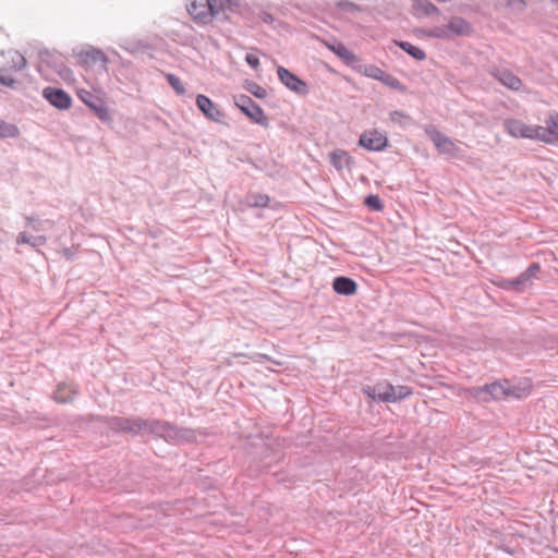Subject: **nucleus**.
<instances>
[{
    "mask_svg": "<svg viewBox=\"0 0 558 558\" xmlns=\"http://www.w3.org/2000/svg\"><path fill=\"white\" fill-rule=\"evenodd\" d=\"M531 384L527 380L520 383L518 386L512 385L508 380L495 381L482 387H472L468 389L471 397L482 402H488L490 399H501L505 397H513L515 399L527 396Z\"/></svg>",
    "mask_w": 558,
    "mask_h": 558,
    "instance_id": "1",
    "label": "nucleus"
},
{
    "mask_svg": "<svg viewBox=\"0 0 558 558\" xmlns=\"http://www.w3.org/2000/svg\"><path fill=\"white\" fill-rule=\"evenodd\" d=\"M142 432H149L157 437L163 438L166 441L172 442L174 445L192 442L196 440V435L193 429L180 428L167 422H142Z\"/></svg>",
    "mask_w": 558,
    "mask_h": 558,
    "instance_id": "2",
    "label": "nucleus"
},
{
    "mask_svg": "<svg viewBox=\"0 0 558 558\" xmlns=\"http://www.w3.org/2000/svg\"><path fill=\"white\" fill-rule=\"evenodd\" d=\"M470 23L460 16H452L446 25L435 26L425 31V35L437 39H449L471 34Z\"/></svg>",
    "mask_w": 558,
    "mask_h": 558,
    "instance_id": "3",
    "label": "nucleus"
},
{
    "mask_svg": "<svg viewBox=\"0 0 558 558\" xmlns=\"http://www.w3.org/2000/svg\"><path fill=\"white\" fill-rule=\"evenodd\" d=\"M505 132L513 138H526L538 141L539 132L544 133L543 126L527 124L515 118L505 119L502 122Z\"/></svg>",
    "mask_w": 558,
    "mask_h": 558,
    "instance_id": "4",
    "label": "nucleus"
},
{
    "mask_svg": "<svg viewBox=\"0 0 558 558\" xmlns=\"http://www.w3.org/2000/svg\"><path fill=\"white\" fill-rule=\"evenodd\" d=\"M235 106L247 116L253 122L262 125H268V119L262 109L251 97L246 95H239L234 97Z\"/></svg>",
    "mask_w": 558,
    "mask_h": 558,
    "instance_id": "5",
    "label": "nucleus"
},
{
    "mask_svg": "<svg viewBox=\"0 0 558 558\" xmlns=\"http://www.w3.org/2000/svg\"><path fill=\"white\" fill-rule=\"evenodd\" d=\"M278 78L282 85L289 90L300 96H306L308 94V85L305 81L301 80L294 73L290 72L282 65L277 66Z\"/></svg>",
    "mask_w": 558,
    "mask_h": 558,
    "instance_id": "6",
    "label": "nucleus"
},
{
    "mask_svg": "<svg viewBox=\"0 0 558 558\" xmlns=\"http://www.w3.org/2000/svg\"><path fill=\"white\" fill-rule=\"evenodd\" d=\"M359 145L369 151H381L388 146V137L378 130L365 131L359 138Z\"/></svg>",
    "mask_w": 558,
    "mask_h": 558,
    "instance_id": "7",
    "label": "nucleus"
},
{
    "mask_svg": "<svg viewBox=\"0 0 558 558\" xmlns=\"http://www.w3.org/2000/svg\"><path fill=\"white\" fill-rule=\"evenodd\" d=\"M426 134L429 136L439 153L454 156L458 153L456 143L445 134L440 133L435 126L427 125L425 128Z\"/></svg>",
    "mask_w": 558,
    "mask_h": 558,
    "instance_id": "8",
    "label": "nucleus"
},
{
    "mask_svg": "<svg viewBox=\"0 0 558 558\" xmlns=\"http://www.w3.org/2000/svg\"><path fill=\"white\" fill-rule=\"evenodd\" d=\"M78 59L87 66H99L102 70H107V64L109 61L101 49L92 46L81 50L78 53Z\"/></svg>",
    "mask_w": 558,
    "mask_h": 558,
    "instance_id": "9",
    "label": "nucleus"
},
{
    "mask_svg": "<svg viewBox=\"0 0 558 558\" xmlns=\"http://www.w3.org/2000/svg\"><path fill=\"white\" fill-rule=\"evenodd\" d=\"M187 11L198 24H208L213 21V11L208 0H193L187 5Z\"/></svg>",
    "mask_w": 558,
    "mask_h": 558,
    "instance_id": "10",
    "label": "nucleus"
},
{
    "mask_svg": "<svg viewBox=\"0 0 558 558\" xmlns=\"http://www.w3.org/2000/svg\"><path fill=\"white\" fill-rule=\"evenodd\" d=\"M43 96L50 105L60 110L69 109L72 105L70 95L61 88L48 86L44 88Z\"/></svg>",
    "mask_w": 558,
    "mask_h": 558,
    "instance_id": "11",
    "label": "nucleus"
},
{
    "mask_svg": "<svg viewBox=\"0 0 558 558\" xmlns=\"http://www.w3.org/2000/svg\"><path fill=\"white\" fill-rule=\"evenodd\" d=\"M196 106L207 119L218 123L222 122L225 118L223 112L207 96L202 94L197 95Z\"/></svg>",
    "mask_w": 558,
    "mask_h": 558,
    "instance_id": "12",
    "label": "nucleus"
},
{
    "mask_svg": "<svg viewBox=\"0 0 558 558\" xmlns=\"http://www.w3.org/2000/svg\"><path fill=\"white\" fill-rule=\"evenodd\" d=\"M500 84L511 90H519L522 87V81L513 72L505 68H493L489 71Z\"/></svg>",
    "mask_w": 558,
    "mask_h": 558,
    "instance_id": "13",
    "label": "nucleus"
},
{
    "mask_svg": "<svg viewBox=\"0 0 558 558\" xmlns=\"http://www.w3.org/2000/svg\"><path fill=\"white\" fill-rule=\"evenodd\" d=\"M81 100L86 104L101 121H108L110 119L109 110L104 105L102 100L94 96L87 90L80 93Z\"/></svg>",
    "mask_w": 558,
    "mask_h": 558,
    "instance_id": "14",
    "label": "nucleus"
},
{
    "mask_svg": "<svg viewBox=\"0 0 558 558\" xmlns=\"http://www.w3.org/2000/svg\"><path fill=\"white\" fill-rule=\"evenodd\" d=\"M385 391L381 395V402H397L400 401L412 393V390L408 386H393L391 384L386 383L383 387Z\"/></svg>",
    "mask_w": 558,
    "mask_h": 558,
    "instance_id": "15",
    "label": "nucleus"
},
{
    "mask_svg": "<svg viewBox=\"0 0 558 558\" xmlns=\"http://www.w3.org/2000/svg\"><path fill=\"white\" fill-rule=\"evenodd\" d=\"M546 126H543L544 133L539 132L538 141L550 144L558 140V113L550 112L545 120Z\"/></svg>",
    "mask_w": 558,
    "mask_h": 558,
    "instance_id": "16",
    "label": "nucleus"
},
{
    "mask_svg": "<svg viewBox=\"0 0 558 558\" xmlns=\"http://www.w3.org/2000/svg\"><path fill=\"white\" fill-rule=\"evenodd\" d=\"M539 270L538 264L530 265L520 276L511 280H505L501 284L505 289H513L519 290L521 287L525 286L532 278L535 277L536 272Z\"/></svg>",
    "mask_w": 558,
    "mask_h": 558,
    "instance_id": "17",
    "label": "nucleus"
},
{
    "mask_svg": "<svg viewBox=\"0 0 558 558\" xmlns=\"http://www.w3.org/2000/svg\"><path fill=\"white\" fill-rule=\"evenodd\" d=\"M329 161L337 171L351 170L354 165L353 158L343 149H336L330 153Z\"/></svg>",
    "mask_w": 558,
    "mask_h": 558,
    "instance_id": "18",
    "label": "nucleus"
},
{
    "mask_svg": "<svg viewBox=\"0 0 558 558\" xmlns=\"http://www.w3.org/2000/svg\"><path fill=\"white\" fill-rule=\"evenodd\" d=\"M333 290L341 295H352L356 292V282L349 277H337L332 282Z\"/></svg>",
    "mask_w": 558,
    "mask_h": 558,
    "instance_id": "19",
    "label": "nucleus"
},
{
    "mask_svg": "<svg viewBox=\"0 0 558 558\" xmlns=\"http://www.w3.org/2000/svg\"><path fill=\"white\" fill-rule=\"evenodd\" d=\"M213 16L218 17L220 13L233 12L239 5V0H208Z\"/></svg>",
    "mask_w": 558,
    "mask_h": 558,
    "instance_id": "20",
    "label": "nucleus"
},
{
    "mask_svg": "<svg viewBox=\"0 0 558 558\" xmlns=\"http://www.w3.org/2000/svg\"><path fill=\"white\" fill-rule=\"evenodd\" d=\"M76 390L74 386L68 384L58 385L54 391V400L59 403H66L74 399Z\"/></svg>",
    "mask_w": 558,
    "mask_h": 558,
    "instance_id": "21",
    "label": "nucleus"
},
{
    "mask_svg": "<svg viewBox=\"0 0 558 558\" xmlns=\"http://www.w3.org/2000/svg\"><path fill=\"white\" fill-rule=\"evenodd\" d=\"M46 242H47V238L45 235L33 236L26 232H20L16 238L17 244H28L32 247L43 246L46 244Z\"/></svg>",
    "mask_w": 558,
    "mask_h": 558,
    "instance_id": "22",
    "label": "nucleus"
},
{
    "mask_svg": "<svg viewBox=\"0 0 558 558\" xmlns=\"http://www.w3.org/2000/svg\"><path fill=\"white\" fill-rule=\"evenodd\" d=\"M330 50L345 62H354L356 56L350 51L342 43H336L329 46Z\"/></svg>",
    "mask_w": 558,
    "mask_h": 558,
    "instance_id": "23",
    "label": "nucleus"
},
{
    "mask_svg": "<svg viewBox=\"0 0 558 558\" xmlns=\"http://www.w3.org/2000/svg\"><path fill=\"white\" fill-rule=\"evenodd\" d=\"M9 62H10V69L13 71H22L25 69L27 62L23 54H21L16 50H9L8 51Z\"/></svg>",
    "mask_w": 558,
    "mask_h": 558,
    "instance_id": "24",
    "label": "nucleus"
},
{
    "mask_svg": "<svg viewBox=\"0 0 558 558\" xmlns=\"http://www.w3.org/2000/svg\"><path fill=\"white\" fill-rule=\"evenodd\" d=\"M25 220H26L27 226L31 227L34 231H40V230H45V229H49V228L53 227L52 220L41 221L35 215L26 216Z\"/></svg>",
    "mask_w": 558,
    "mask_h": 558,
    "instance_id": "25",
    "label": "nucleus"
},
{
    "mask_svg": "<svg viewBox=\"0 0 558 558\" xmlns=\"http://www.w3.org/2000/svg\"><path fill=\"white\" fill-rule=\"evenodd\" d=\"M20 135L19 128L0 119V138H15Z\"/></svg>",
    "mask_w": 558,
    "mask_h": 558,
    "instance_id": "26",
    "label": "nucleus"
},
{
    "mask_svg": "<svg viewBox=\"0 0 558 558\" xmlns=\"http://www.w3.org/2000/svg\"><path fill=\"white\" fill-rule=\"evenodd\" d=\"M389 119L401 128H407L413 123V119L408 113L399 110L391 111Z\"/></svg>",
    "mask_w": 558,
    "mask_h": 558,
    "instance_id": "27",
    "label": "nucleus"
},
{
    "mask_svg": "<svg viewBox=\"0 0 558 558\" xmlns=\"http://www.w3.org/2000/svg\"><path fill=\"white\" fill-rule=\"evenodd\" d=\"M398 45L403 51H405L407 53H409L416 60L421 61L426 58V53L424 50H422L421 48H418L408 41H400Z\"/></svg>",
    "mask_w": 558,
    "mask_h": 558,
    "instance_id": "28",
    "label": "nucleus"
},
{
    "mask_svg": "<svg viewBox=\"0 0 558 558\" xmlns=\"http://www.w3.org/2000/svg\"><path fill=\"white\" fill-rule=\"evenodd\" d=\"M386 383H379L375 386H364L362 391L372 400L381 402L383 388Z\"/></svg>",
    "mask_w": 558,
    "mask_h": 558,
    "instance_id": "29",
    "label": "nucleus"
},
{
    "mask_svg": "<svg viewBox=\"0 0 558 558\" xmlns=\"http://www.w3.org/2000/svg\"><path fill=\"white\" fill-rule=\"evenodd\" d=\"M269 201V196L266 194H250L246 197V204L251 207H266Z\"/></svg>",
    "mask_w": 558,
    "mask_h": 558,
    "instance_id": "30",
    "label": "nucleus"
},
{
    "mask_svg": "<svg viewBox=\"0 0 558 558\" xmlns=\"http://www.w3.org/2000/svg\"><path fill=\"white\" fill-rule=\"evenodd\" d=\"M361 72L363 75L377 81H381L385 75V72L376 65H366Z\"/></svg>",
    "mask_w": 558,
    "mask_h": 558,
    "instance_id": "31",
    "label": "nucleus"
},
{
    "mask_svg": "<svg viewBox=\"0 0 558 558\" xmlns=\"http://www.w3.org/2000/svg\"><path fill=\"white\" fill-rule=\"evenodd\" d=\"M167 81L178 95H183L185 93L184 84L177 75L171 73L167 74Z\"/></svg>",
    "mask_w": 558,
    "mask_h": 558,
    "instance_id": "32",
    "label": "nucleus"
},
{
    "mask_svg": "<svg viewBox=\"0 0 558 558\" xmlns=\"http://www.w3.org/2000/svg\"><path fill=\"white\" fill-rule=\"evenodd\" d=\"M380 82H383L385 85H387L393 89H397L400 92H405V87L402 85V83L397 77H395L390 74L385 73V75Z\"/></svg>",
    "mask_w": 558,
    "mask_h": 558,
    "instance_id": "33",
    "label": "nucleus"
},
{
    "mask_svg": "<svg viewBox=\"0 0 558 558\" xmlns=\"http://www.w3.org/2000/svg\"><path fill=\"white\" fill-rule=\"evenodd\" d=\"M365 204L371 207L374 210H381L383 209V203L380 198L377 195H368L365 198Z\"/></svg>",
    "mask_w": 558,
    "mask_h": 558,
    "instance_id": "34",
    "label": "nucleus"
},
{
    "mask_svg": "<svg viewBox=\"0 0 558 558\" xmlns=\"http://www.w3.org/2000/svg\"><path fill=\"white\" fill-rule=\"evenodd\" d=\"M248 92L257 98H265L267 95L266 89L255 83L250 86Z\"/></svg>",
    "mask_w": 558,
    "mask_h": 558,
    "instance_id": "35",
    "label": "nucleus"
},
{
    "mask_svg": "<svg viewBox=\"0 0 558 558\" xmlns=\"http://www.w3.org/2000/svg\"><path fill=\"white\" fill-rule=\"evenodd\" d=\"M15 78H13L12 76L10 75H4L1 71H0V84L3 85V86H7V87H11V88H14L15 86Z\"/></svg>",
    "mask_w": 558,
    "mask_h": 558,
    "instance_id": "36",
    "label": "nucleus"
},
{
    "mask_svg": "<svg viewBox=\"0 0 558 558\" xmlns=\"http://www.w3.org/2000/svg\"><path fill=\"white\" fill-rule=\"evenodd\" d=\"M245 61L247 62V64L253 68V69H257L259 66V59L256 54L254 53H247L245 56Z\"/></svg>",
    "mask_w": 558,
    "mask_h": 558,
    "instance_id": "37",
    "label": "nucleus"
},
{
    "mask_svg": "<svg viewBox=\"0 0 558 558\" xmlns=\"http://www.w3.org/2000/svg\"><path fill=\"white\" fill-rule=\"evenodd\" d=\"M121 47L124 48L130 53H137L140 51V44L134 43L129 45L128 40H123Z\"/></svg>",
    "mask_w": 558,
    "mask_h": 558,
    "instance_id": "38",
    "label": "nucleus"
},
{
    "mask_svg": "<svg viewBox=\"0 0 558 558\" xmlns=\"http://www.w3.org/2000/svg\"><path fill=\"white\" fill-rule=\"evenodd\" d=\"M424 11L427 15H433V14L439 13L438 8L430 2L426 3Z\"/></svg>",
    "mask_w": 558,
    "mask_h": 558,
    "instance_id": "39",
    "label": "nucleus"
},
{
    "mask_svg": "<svg viewBox=\"0 0 558 558\" xmlns=\"http://www.w3.org/2000/svg\"><path fill=\"white\" fill-rule=\"evenodd\" d=\"M260 19L263 20V22L268 24H271L275 21L274 16L267 12H263Z\"/></svg>",
    "mask_w": 558,
    "mask_h": 558,
    "instance_id": "40",
    "label": "nucleus"
},
{
    "mask_svg": "<svg viewBox=\"0 0 558 558\" xmlns=\"http://www.w3.org/2000/svg\"><path fill=\"white\" fill-rule=\"evenodd\" d=\"M119 427L122 430H133V427L131 426V423L129 421H121Z\"/></svg>",
    "mask_w": 558,
    "mask_h": 558,
    "instance_id": "41",
    "label": "nucleus"
},
{
    "mask_svg": "<svg viewBox=\"0 0 558 558\" xmlns=\"http://www.w3.org/2000/svg\"><path fill=\"white\" fill-rule=\"evenodd\" d=\"M63 254L69 260L73 258V254L69 248L64 250Z\"/></svg>",
    "mask_w": 558,
    "mask_h": 558,
    "instance_id": "42",
    "label": "nucleus"
},
{
    "mask_svg": "<svg viewBox=\"0 0 558 558\" xmlns=\"http://www.w3.org/2000/svg\"><path fill=\"white\" fill-rule=\"evenodd\" d=\"M260 360H269V357L267 355H265V354H258L257 359L255 361L259 362Z\"/></svg>",
    "mask_w": 558,
    "mask_h": 558,
    "instance_id": "43",
    "label": "nucleus"
},
{
    "mask_svg": "<svg viewBox=\"0 0 558 558\" xmlns=\"http://www.w3.org/2000/svg\"><path fill=\"white\" fill-rule=\"evenodd\" d=\"M553 2L558 7V0H553Z\"/></svg>",
    "mask_w": 558,
    "mask_h": 558,
    "instance_id": "44",
    "label": "nucleus"
}]
</instances>
